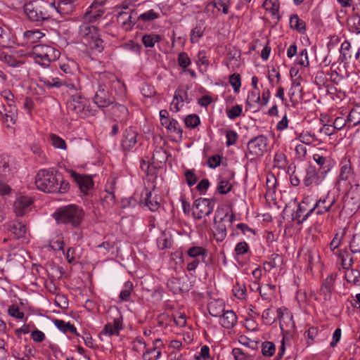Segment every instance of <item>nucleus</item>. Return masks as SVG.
<instances>
[{
    "label": "nucleus",
    "instance_id": "obj_1",
    "mask_svg": "<svg viewBox=\"0 0 360 360\" xmlns=\"http://www.w3.org/2000/svg\"><path fill=\"white\" fill-rule=\"evenodd\" d=\"M37 188L49 193H65L70 189V184L63 174L54 168L42 169L35 176Z\"/></svg>",
    "mask_w": 360,
    "mask_h": 360
},
{
    "label": "nucleus",
    "instance_id": "obj_2",
    "mask_svg": "<svg viewBox=\"0 0 360 360\" xmlns=\"http://www.w3.org/2000/svg\"><path fill=\"white\" fill-rule=\"evenodd\" d=\"M121 86L122 84L115 75L110 72L101 74L98 81V88L93 98L94 103L101 108L113 104L115 98L109 92V88L113 89Z\"/></svg>",
    "mask_w": 360,
    "mask_h": 360
},
{
    "label": "nucleus",
    "instance_id": "obj_3",
    "mask_svg": "<svg viewBox=\"0 0 360 360\" xmlns=\"http://www.w3.org/2000/svg\"><path fill=\"white\" fill-rule=\"evenodd\" d=\"M85 212L83 208L75 204L61 206L56 209L52 217L58 224L72 229H79L84 220Z\"/></svg>",
    "mask_w": 360,
    "mask_h": 360
},
{
    "label": "nucleus",
    "instance_id": "obj_4",
    "mask_svg": "<svg viewBox=\"0 0 360 360\" xmlns=\"http://www.w3.org/2000/svg\"><path fill=\"white\" fill-rule=\"evenodd\" d=\"M23 8L27 18L37 25H41L46 21L53 19V7L46 1H31L26 3Z\"/></svg>",
    "mask_w": 360,
    "mask_h": 360
},
{
    "label": "nucleus",
    "instance_id": "obj_5",
    "mask_svg": "<svg viewBox=\"0 0 360 360\" xmlns=\"http://www.w3.org/2000/svg\"><path fill=\"white\" fill-rule=\"evenodd\" d=\"M79 34L92 50L98 53L104 50V41L101 38L99 30L96 27L84 23L79 26Z\"/></svg>",
    "mask_w": 360,
    "mask_h": 360
},
{
    "label": "nucleus",
    "instance_id": "obj_6",
    "mask_svg": "<svg viewBox=\"0 0 360 360\" xmlns=\"http://www.w3.org/2000/svg\"><path fill=\"white\" fill-rule=\"evenodd\" d=\"M35 61L44 66H48L51 62L60 57V51L53 46L46 44H37L33 48Z\"/></svg>",
    "mask_w": 360,
    "mask_h": 360
},
{
    "label": "nucleus",
    "instance_id": "obj_7",
    "mask_svg": "<svg viewBox=\"0 0 360 360\" xmlns=\"http://www.w3.org/2000/svg\"><path fill=\"white\" fill-rule=\"evenodd\" d=\"M360 207V184L354 182L345 198L343 210L349 214L355 213Z\"/></svg>",
    "mask_w": 360,
    "mask_h": 360
},
{
    "label": "nucleus",
    "instance_id": "obj_8",
    "mask_svg": "<svg viewBox=\"0 0 360 360\" xmlns=\"http://www.w3.org/2000/svg\"><path fill=\"white\" fill-rule=\"evenodd\" d=\"M335 197L328 193L316 202L314 207L309 210V214L316 215L324 214L328 212H335Z\"/></svg>",
    "mask_w": 360,
    "mask_h": 360
},
{
    "label": "nucleus",
    "instance_id": "obj_9",
    "mask_svg": "<svg viewBox=\"0 0 360 360\" xmlns=\"http://www.w3.org/2000/svg\"><path fill=\"white\" fill-rule=\"evenodd\" d=\"M214 200L200 198L193 202V214L197 219H201L202 217L209 216L213 211Z\"/></svg>",
    "mask_w": 360,
    "mask_h": 360
},
{
    "label": "nucleus",
    "instance_id": "obj_10",
    "mask_svg": "<svg viewBox=\"0 0 360 360\" xmlns=\"http://www.w3.org/2000/svg\"><path fill=\"white\" fill-rule=\"evenodd\" d=\"M77 0H53L50 4L53 7V18L58 15L65 17L72 13L75 7V2Z\"/></svg>",
    "mask_w": 360,
    "mask_h": 360
},
{
    "label": "nucleus",
    "instance_id": "obj_11",
    "mask_svg": "<svg viewBox=\"0 0 360 360\" xmlns=\"http://www.w3.org/2000/svg\"><path fill=\"white\" fill-rule=\"evenodd\" d=\"M73 181L76 183L82 193L84 195L93 188L94 183L91 176L87 174H81L72 169L68 171Z\"/></svg>",
    "mask_w": 360,
    "mask_h": 360
},
{
    "label": "nucleus",
    "instance_id": "obj_12",
    "mask_svg": "<svg viewBox=\"0 0 360 360\" xmlns=\"http://www.w3.org/2000/svg\"><path fill=\"white\" fill-rule=\"evenodd\" d=\"M268 139L264 135H259L249 141L248 150L254 156H262L266 150Z\"/></svg>",
    "mask_w": 360,
    "mask_h": 360
},
{
    "label": "nucleus",
    "instance_id": "obj_13",
    "mask_svg": "<svg viewBox=\"0 0 360 360\" xmlns=\"http://www.w3.org/2000/svg\"><path fill=\"white\" fill-rule=\"evenodd\" d=\"M137 13L135 10L129 12L122 11L117 15V20L121 27L125 31H130L136 25H137Z\"/></svg>",
    "mask_w": 360,
    "mask_h": 360
},
{
    "label": "nucleus",
    "instance_id": "obj_14",
    "mask_svg": "<svg viewBox=\"0 0 360 360\" xmlns=\"http://www.w3.org/2000/svg\"><path fill=\"white\" fill-rule=\"evenodd\" d=\"M338 274L332 273L328 275L323 281L320 288V295L326 302L331 300L332 294L335 290V282L337 278Z\"/></svg>",
    "mask_w": 360,
    "mask_h": 360
},
{
    "label": "nucleus",
    "instance_id": "obj_15",
    "mask_svg": "<svg viewBox=\"0 0 360 360\" xmlns=\"http://www.w3.org/2000/svg\"><path fill=\"white\" fill-rule=\"evenodd\" d=\"M138 132L133 127H127L123 132L121 139V147L128 151L135 146L137 143Z\"/></svg>",
    "mask_w": 360,
    "mask_h": 360
},
{
    "label": "nucleus",
    "instance_id": "obj_16",
    "mask_svg": "<svg viewBox=\"0 0 360 360\" xmlns=\"http://www.w3.org/2000/svg\"><path fill=\"white\" fill-rule=\"evenodd\" d=\"M313 160L319 166L317 171L321 174L322 179L330 171L334 165V161L330 158L319 153L313 155Z\"/></svg>",
    "mask_w": 360,
    "mask_h": 360
},
{
    "label": "nucleus",
    "instance_id": "obj_17",
    "mask_svg": "<svg viewBox=\"0 0 360 360\" xmlns=\"http://www.w3.org/2000/svg\"><path fill=\"white\" fill-rule=\"evenodd\" d=\"M86 102L87 101L84 97L75 94L70 97V101L68 102V108L77 115H86Z\"/></svg>",
    "mask_w": 360,
    "mask_h": 360
},
{
    "label": "nucleus",
    "instance_id": "obj_18",
    "mask_svg": "<svg viewBox=\"0 0 360 360\" xmlns=\"http://www.w3.org/2000/svg\"><path fill=\"white\" fill-rule=\"evenodd\" d=\"M167 288L176 294L180 292H188L190 285L188 282L183 278L172 277L169 278L167 283Z\"/></svg>",
    "mask_w": 360,
    "mask_h": 360
},
{
    "label": "nucleus",
    "instance_id": "obj_19",
    "mask_svg": "<svg viewBox=\"0 0 360 360\" xmlns=\"http://www.w3.org/2000/svg\"><path fill=\"white\" fill-rule=\"evenodd\" d=\"M33 200L28 196L21 195L16 198L14 202V210L18 216H22L30 210Z\"/></svg>",
    "mask_w": 360,
    "mask_h": 360
},
{
    "label": "nucleus",
    "instance_id": "obj_20",
    "mask_svg": "<svg viewBox=\"0 0 360 360\" xmlns=\"http://www.w3.org/2000/svg\"><path fill=\"white\" fill-rule=\"evenodd\" d=\"M323 179L321 174L315 167L309 165L306 169V175L303 181L306 186H310L313 184L319 185Z\"/></svg>",
    "mask_w": 360,
    "mask_h": 360
},
{
    "label": "nucleus",
    "instance_id": "obj_21",
    "mask_svg": "<svg viewBox=\"0 0 360 360\" xmlns=\"http://www.w3.org/2000/svg\"><path fill=\"white\" fill-rule=\"evenodd\" d=\"M163 346L160 339H156L153 342V347L148 349L143 353V360H158L161 356V347Z\"/></svg>",
    "mask_w": 360,
    "mask_h": 360
},
{
    "label": "nucleus",
    "instance_id": "obj_22",
    "mask_svg": "<svg viewBox=\"0 0 360 360\" xmlns=\"http://www.w3.org/2000/svg\"><path fill=\"white\" fill-rule=\"evenodd\" d=\"M4 108V111L0 110L3 121L7 124V127L14 124L18 119V110L15 106L9 104L6 108Z\"/></svg>",
    "mask_w": 360,
    "mask_h": 360
},
{
    "label": "nucleus",
    "instance_id": "obj_23",
    "mask_svg": "<svg viewBox=\"0 0 360 360\" xmlns=\"http://www.w3.org/2000/svg\"><path fill=\"white\" fill-rule=\"evenodd\" d=\"M307 205L304 201L301 202L297 210L292 214V219L296 221L298 224H302L312 214H309V210L307 212Z\"/></svg>",
    "mask_w": 360,
    "mask_h": 360
},
{
    "label": "nucleus",
    "instance_id": "obj_24",
    "mask_svg": "<svg viewBox=\"0 0 360 360\" xmlns=\"http://www.w3.org/2000/svg\"><path fill=\"white\" fill-rule=\"evenodd\" d=\"M111 110L112 115L115 118V121L118 120L122 124H126L129 110L125 105L119 103L113 104Z\"/></svg>",
    "mask_w": 360,
    "mask_h": 360
},
{
    "label": "nucleus",
    "instance_id": "obj_25",
    "mask_svg": "<svg viewBox=\"0 0 360 360\" xmlns=\"http://www.w3.org/2000/svg\"><path fill=\"white\" fill-rule=\"evenodd\" d=\"M8 230L13 235L15 239L23 238L26 233V226L20 221H14L8 224Z\"/></svg>",
    "mask_w": 360,
    "mask_h": 360
},
{
    "label": "nucleus",
    "instance_id": "obj_26",
    "mask_svg": "<svg viewBox=\"0 0 360 360\" xmlns=\"http://www.w3.org/2000/svg\"><path fill=\"white\" fill-rule=\"evenodd\" d=\"M219 323L225 328H231L237 323V316L232 310L224 311L220 317Z\"/></svg>",
    "mask_w": 360,
    "mask_h": 360
},
{
    "label": "nucleus",
    "instance_id": "obj_27",
    "mask_svg": "<svg viewBox=\"0 0 360 360\" xmlns=\"http://www.w3.org/2000/svg\"><path fill=\"white\" fill-rule=\"evenodd\" d=\"M352 254L347 250H339L337 253L338 258L341 260L342 268L347 271H349L354 264Z\"/></svg>",
    "mask_w": 360,
    "mask_h": 360
},
{
    "label": "nucleus",
    "instance_id": "obj_28",
    "mask_svg": "<svg viewBox=\"0 0 360 360\" xmlns=\"http://www.w3.org/2000/svg\"><path fill=\"white\" fill-rule=\"evenodd\" d=\"M187 255L192 259H200L202 262L207 264L205 259L208 255V251L200 246H193L187 250Z\"/></svg>",
    "mask_w": 360,
    "mask_h": 360
},
{
    "label": "nucleus",
    "instance_id": "obj_29",
    "mask_svg": "<svg viewBox=\"0 0 360 360\" xmlns=\"http://www.w3.org/2000/svg\"><path fill=\"white\" fill-rule=\"evenodd\" d=\"M289 24L291 29L295 30L300 34L305 33L307 30L306 23L297 14H292L290 15Z\"/></svg>",
    "mask_w": 360,
    "mask_h": 360
},
{
    "label": "nucleus",
    "instance_id": "obj_30",
    "mask_svg": "<svg viewBox=\"0 0 360 360\" xmlns=\"http://www.w3.org/2000/svg\"><path fill=\"white\" fill-rule=\"evenodd\" d=\"M351 44L349 41L345 40L340 47V60L341 63H347L349 60L352 59V55L350 53L351 49Z\"/></svg>",
    "mask_w": 360,
    "mask_h": 360
},
{
    "label": "nucleus",
    "instance_id": "obj_31",
    "mask_svg": "<svg viewBox=\"0 0 360 360\" xmlns=\"http://www.w3.org/2000/svg\"><path fill=\"white\" fill-rule=\"evenodd\" d=\"M160 17V14L158 13L155 12L153 9L149 10L143 13L140 14L139 15H136L137 18V28H141L143 25L140 24L141 22H151L155 19H158Z\"/></svg>",
    "mask_w": 360,
    "mask_h": 360
},
{
    "label": "nucleus",
    "instance_id": "obj_32",
    "mask_svg": "<svg viewBox=\"0 0 360 360\" xmlns=\"http://www.w3.org/2000/svg\"><path fill=\"white\" fill-rule=\"evenodd\" d=\"M13 165V160L11 157L2 155H0V174L6 176L10 173Z\"/></svg>",
    "mask_w": 360,
    "mask_h": 360
},
{
    "label": "nucleus",
    "instance_id": "obj_33",
    "mask_svg": "<svg viewBox=\"0 0 360 360\" xmlns=\"http://www.w3.org/2000/svg\"><path fill=\"white\" fill-rule=\"evenodd\" d=\"M224 218L221 219V221L215 227L214 232V238L217 243H221L224 240L227 236L226 226L222 223Z\"/></svg>",
    "mask_w": 360,
    "mask_h": 360
},
{
    "label": "nucleus",
    "instance_id": "obj_34",
    "mask_svg": "<svg viewBox=\"0 0 360 360\" xmlns=\"http://www.w3.org/2000/svg\"><path fill=\"white\" fill-rule=\"evenodd\" d=\"M55 326L63 333H71L79 336L77 328L74 325L70 324L69 322L66 323L63 320L56 319L54 321Z\"/></svg>",
    "mask_w": 360,
    "mask_h": 360
},
{
    "label": "nucleus",
    "instance_id": "obj_35",
    "mask_svg": "<svg viewBox=\"0 0 360 360\" xmlns=\"http://www.w3.org/2000/svg\"><path fill=\"white\" fill-rule=\"evenodd\" d=\"M224 304L221 302H214L209 304L208 310L212 316L221 317L224 311Z\"/></svg>",
    "mask_w": 360,
    "mask_h": 360
},
{
    "label": "nucleus",
    "instance_id": "obj_36",
    "mask_svg": "<svg viewBox=\"0 0 360 360\" xmlns=\"http://www.w3.org/2000/svg\"><path fill=\"white\" fill-rule=\"evenodd\" d=\"M205 30V27H203L202 25L198 24L197 25L191 32L190 40L191 42L198 43L200 38L203 36L204 32Z\"/></svg>",
    "mask_w": 360,
    "mask_h": 360
},
{
    "label": "nucleus",
    "instance_id": "obj_37",
    "mask_svg": "<svg viewBox=\"0 0 360 360\" xmlns=\"http://www.w3.org/2000/svg\"><path fill=\"white\" fill-rule=\"evenodd\" d=\"M13 41L8 30L4 29L0 26V46L2 47H10Z\"/></svg>",
    "mask_w": 360,
    "mask_h": 360
},
{
    "label": "nucleus",
    "instance_id": "obj_38",
    "mask_svg": "<svg viewBox=\"0 0 360 360\" xmlns=\"http://www.w3.org/2000/svg\"><path fill=\"white\" fill-rule=\"evenodd\" d=\"M345 277L348 283L355 285H360V272L357 269L350 268L346 273Z\"/></svg>",
    "mask_w": 360,
    "mask_h": 360
},
{
    "label": "nucleus",
    "instance_id": "obj_39",
    "mask_svg": "<svg viewBox=\"0 0 360 360\" xmlns=\"http://www.w3.org/2000/svg\"><path fill=\"white\" fill-rule=\"evenodd\" d=\"M161 40L159 34H145L142 37V43L146 48H152L155 43Z\"/></svg>",
    "mask_w": 360,
    "mask_h": 360
},
{
    "label": "nucleus",
    "instance_id": "obj_40",
    "mask_svg": "<svg viewBox=\"0 0 360 360\" xmlns=\"http://www.w3.org/2000/svg\"><path fill=\"white\" fill-rule=\"evenodd\" d=\"M266 185L267 188L266 195L271 196L275 193L277 186V180L273 174H270L267 176Z\"/></svg>",
    "mask_w": 360,
    "mask_h": 360
},
{
    "label": "nucleus",
    "instance_id": "obj_41",
    "mask_svg": "<svg viewBox=\"0 0 360 360\" xmlns=\"http://www.w3.org/2000/svg\"><path fill=\"white\" fill-rule=\"evenodd\" d=\"M133 288V283L131 281H128L124 283V288L121 290L119 296L120 301H129Z\"/></svg>",
    "mask_w": 360,
    "mask_h": 360
},
{
    "label": "nucleus",
    "instance_id": "obj_42",
    "mask_svg": "<svg viewBox=\"0 0 360 360\" xmlns=\"http://www.w3.org/2000/svg\"><path fill=\"white\" fill-rule=\"evenodd\" d=\"M49 138L51 145L56 148H59L61 150L67 149V144L65 141L60 138V136H58V135L51 134H50Z\"/></svg>",
    "mask_w": 360,
    "mask_h": 360
},
{
    "label": "nucleus",
    "instance_id": "obj_43",
    "mask_svg": "<svg viewBox=\"0 0 360 360\" xmlns=\"http://www.w3.org/2000/svg\"><path fill=\"white\" fill-rule=\"evenodd\" d=\"M352 253H360V233H354L349 245Z\"/></svg>",
    "mask_w": 360,
    "mask_h": 360
},
{
    "label": "nucleus",
    "instance_id": "obj_44",
    "mask_svg": "<svg viewBox=\"0 0 360 360\" xmlns=\"http://www.w3.org/2000/svg\"><path fill=\"white\" fill-rule=\"evenodd\" d=\"M158 247L160 250L168 249L172 247V240L163 231L161 236L157 240Z\"/></svg>",
    "mask_w": 360,
    "mask_h": 360
},
{
    "label": "nucleus",
    "instance_id": "obj_45",
    "mask_svg": "<svg viewBox=\"0 0 360 360\" xmlns=\"http://www.w3.org/2000/svg\"><path fill=\"white\" fill-rule=\"evenodd\" d=\"M2 60L8 66L14 68H20L24 65L22 60L16 59V58L12 55H5Z\"/></svg>",
    "mask_w": 360,
    "mask_h": 360
},
{
    "label": "nucleus",
    "instance_id": "obj_46",
    "mask_svg": "<svg viewBox=\"0 0 360 360\" xmlns=\"http://www.w3.org/2000/svg\"><path fill=\"white\" fill-rule=\"evenodd\" d=\"M276 352V346L272 342L266 341L262 344V353L266 357L272 356Z\"/></svg>",
    "mask_w": 360,
    "mask_h": 360
},
{
    "label": "nucleus",
    "instance_id": "obj_47",
    "mask_svg": "<svg viewBox=\"0 0 360 360\" xmlns=\"http://www.w3.org/2000/svg\"><path fill=\"white\" fill-rule=\"evenodd\" d=\"M146 205L150 211L155 212L159 209L160 204L158 199L155 198H153L151 193L148 192L146 193Z\"/></svg>",
    "mask_w": 360,
    "mask_h": 360
},
{
    "label": "nucleus",
    "instance_id": "obj_48",
    "mask_svg": "<svg viewBox=\"0 0 360 360\" xmlns=\"http://www.w3.org/2000/svg\"><path fill=\"white\" fill-rule=\"evenodd\" d=\"M262 6L266 11H269L273 15L278 13L279 4L276 0H265Z\"/></svg>",
    "mask_w": 360,
    "mask_h": 360
},
{
    "label": "nucleus",
    "instance_id": "obj_49",
    "mask_svg": "<svg viewBox=\"0 0 360 360\" xmlns=\"http://www.w3.org/2000/svg\"><path fill=\"white\" fill-rule=\"evenodd\" d=\"M185 124L188 128H195L200 124V120L198 115L191 114L186 117Z\"/></svg>",
    "mask_w": 360,
    "mask_h": 360
},
{
    "label": "nucleus",
    "instance_id": "obj_50",
    "mask_svg": "<svg viewBox=\"0 0 360 360\" xmlns=\"http://www.w3.org/2000/svg\"><path fill=\"white\" fill-rule=\"evenodd\" d=\"M230 84L233 88L235 93H238L241 86V77L238 73H233L229 76Z\"/></svg>",
    "mask_w": 360,
    "mask_h": 360
},
{
    "label": "nucleus",
    "instance_id": "obj_51",
    "mask_svg": "<svg viewBox=\"0 0 360 360\" xmlns=\"http://www.w3.org/2000/svg\"><path fill=\"white\" fill-rule=\"evenodd\" d=\"M229 0H214L212 2H210L208 6L212 5L213 7L218 9V11L222 8V12L224 14H227L229 13Z\"/></svg>",
    "mask_w": 360,
    "mask_h": 360
},
{
    "label": "nucleus",
    "instance_id": "obj_52",
    "mask_svg": "<svg viewBox=\"0 0 360 360\" xmlns=\"http://www.w3.org/2000/svg\"><path fill=\"white\" fill-rule=\"evenodd\" d=\"M174 98L179 100L181 103L184 101L187 103H190V100L188 98V94L184 86L178 87L174 92Z\"/></svg>",
    "mask_w": 360,
    "mask_h": 360
},
{
    "label": "nucleus",
    "instance_id": "obj_53",
    "mask_svg": "<svg viewBox=\"0 0 360 360\" xmlns=\"http://www.w3.org/2000/svg\"><path fill=\"white\" fill-rule=\"evenodd\" d=\"M297 64L302 67L307 68L309 65V61L308 58V53L307 49H304L298 54L297 58Z\"/></svg>",
    "mask_w": 360,
    "mask_h": 360
},
{
    "label": "nucleus",
    "instance_id": "obj_54",
    "mask_svg": "<svg viewBox=\"0 0 360 360\" xmlns=\"http://www.w3.org/2000/svg\"><path fill=\"white\" fill-rule=\"evenodd\" d=\"M352 174V169L350 163L343 165L340 169V173L339 175V179L342 181H347Z\"/></svg>",
    "mask_w": 360,
    "mask_h": 360
},
{
    "label": "nucleus",
    "instance_id": "obj_55",
    "mask_svg": "<svg viewBox=\"0 0 360 360\" xmlns=\"http://www.w3.org/2000/svg\"><path fill=\"white\" fill-rule=\"evenodd\" d=\"M177 61L179 65L184 69L188 68L191 63V59L188 57V53L184 51L179 53Z\"/></svg>",
    "mask_w": 360,
    "mask_h": 360
},
{
    "label": "nucleus",
    "instance_id": "obj_56",
    "mask_svg": "<svg viewBox=\"0 0 360 360\" xmlns=\"http://www.w3.org/2000/svg\"><path fill=\"white\" fill-rule=\"evenodd\" d=\"M233 295L238 299L243 300L246 297V288L244 285L237 283L235 285L232 290Z\"/></svg>",
    "mask_w": 360,
    "mask_h": 360
},
{
    "label": "nucleus",
    "instance_id": "obj_57",
    "mask_svg": "<svg viewBox=\"0 0 360 360\" xmlns=\"http://www.w3.org/2000/svg\"><path fill=\"white\" fill-rule=\"evenodd\" d=\"M243 112V108L240 105H236L231 109L226 110V115L231 120H235L240 117Z\"/></svg>",
    "mask_w": 360,
    "mask_h": 360
},
{
    "label": "nucleus",
    "instance_id": "obj_58",
    "mask_svg": "<svg viewBox=\"0 0 360 360\" xmlns=\"http://www.w3.org/2000/svg\"><path fill=\"white\" fill-rule=\"evenodd\" d=\"M250 250L248 244L245 241L239 242L236 244L234 251L236 256L244 255Z\"/></svg>",
    "mask_w": 360,
    "mask_h": 360
},
{
    "label": "nucleus",
    "instance_id": "obj_59",
    "mask_svg": "<svg viewBox=\"0 0 360 360\" xmlns=\"http://www.w3.org/2000/svg\"><path fill=\"white\" fill-rule=\"evenodd\" d=\"M8 314L15 319H22L25 317V314L21 311L18 307L15 304L11 305L8 309Z\"/></svg>",
    "mask_w": 360,
    "mask_h": 360
},
{
    "label": "nucleus",
    "instance_id": "obj_60",
    "mask_svg": "<svg viewBox=\"0 0 360 360\" xmlns=\"http://www.w3.org/2000/svg\"><path fill=\"white\" fill-rule=\"evenodd\" d=\"M186 181L188 186H192L197 182L198 177L195 174L194 169H187L184 172Z\"/></svg>",
    "mask_w": 360,
    "mask_h": 360
},
{
    "label": "nucleus",
    "instance_id": "obj_61",
    "mask_svg": "<svg viewBox=\"0 0 360 360\" xmlns=\"http://www.w3.org/2000/svg\"><path fill=\"white\" fill-rule=\"evenodd\" d=\"M226 145L227 147H229L232 145H234L236 143L238 136L236 131L230 129L226 131Z\"/></svg>",
    "mask_w": 360,
    "mask_h": 360
},
{
    "label": "nucleus",
    "instance_id": "obj_62",
    "mask_svg": "<svg viewBox=\"0 0 360 360\" xmlns=\"http://www.w3.org/2000/svg\"><path fill=\"white\" fill-rule=\"evenodd\" d=\"M300 141L307 145H310L311 143L316 140L315 134H312L308 131H303L300 135Z\"/></svg>",
    "mask_w": 360,
    "mask_h": 360
},
{
    "label": "nucleus",
    "instance_id": "obj_63",
    "mask_svg": "<svg viewBox=\"0 0 360 360\" xmlns=\"http://www.w3.org/2000/svg\"><path fill=\"white\" fill-rule=\"evenodd\" d=\"M231 184L227 180H221L217 186V191L221 194H227L231 191Z\"/></svg>",
    "mask_w": 360,
    "mask_h": 360
},
{
    "label": "nucleus",
    "instance_id": "obj_64",
    "mask_svg": "<svg viewBox=\"0 0 360 360\" xmlns=\"http://www.w3.org/2000/svg\"><path fill=\"white\" fill-rule=\"evenodd\" d=\"M319 257L318 253L314 250H308L305 254V259L308 263L309 266L311 269L312 265L318 261Z\"/></svg>",
    "mask_w": 360,
    "mask_h": 360
}]
</instances>
